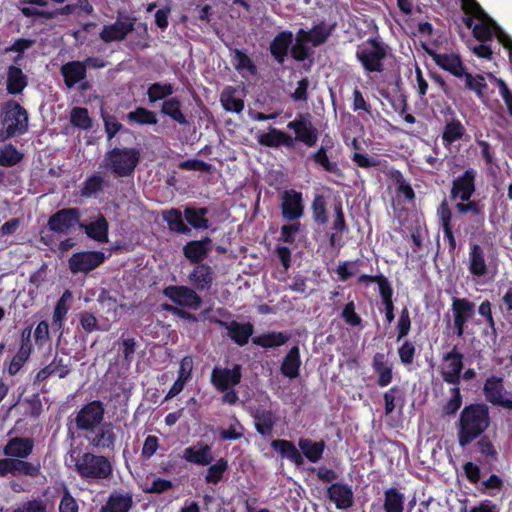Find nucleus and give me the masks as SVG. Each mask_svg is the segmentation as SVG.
Instances as JSON below:
<instances>
[{
	"mask_svg": "<svg viewBox=\"0 0 512 512\" xmlns=\"http://www.w3.org/2000/svg\"><path fill=\"white\" fill-rule=\"evenodd\" d=\"M491 422L489 407L484 403H471L460 412L457 425L459 445L464 448L478 439Z\"/></svg>",
	"mask_w": 512,
	"mask_h": 512,
	"instance_id": "obj_1",
	"label": "nucleus"
},
{
	"mask_svg": "<svg viewBox=\"0 0 512 512\" xmlns=\"http://www.w3.org/2000/svg\"><path fill=\"white\" fill-rule=\"evenodd\" d=\"M271 447L274 451L279 453L282 458H286L297 467H300L304 464L303 457L312 463L320 461L323 457L326 444L323 440L313 441L310 438H300L298 440L300 452L292 441L276 439L272 440Z\"/></svg>",
	"mask_w": 512,
	"mask_h": 512,
	"instance_id": "obj_2",
	"label": "nucleus"
},
{
	"mask_svg": "<svg viewBox=\"0 0 512 512\" xmlns=\"http://www.w3.org/2000/svg\"><path fill=\"white\" fill-rule=\"evenodd\" d=\"M388 55V45L375 37L368 38L357 47L356 59L367 73H382L384 60Z\"/></svg>",
	"mask_w": 512,
	"mask_h": 512,
	"instance_id": "obj_3",
	"label": "nucleus"
},
{
	"mask_svg": "<svg viewBox=\"0 0 512 512\" xmlns=\"http://www.w3.org/2000/svg\"><path fill=\"white\" fill-rule=\"evenodd\" d=\"M78 475L84 480H102L112 475V465L109 459L90 452L83 453L75 464Z\"/></svg>",
	"mask_w": 512,
	"mask_h": 512,
	"instance_id": "obj_4",
	"label": "nucleus"
},
{
	"mask_svg": "<svg viewBox=\"0 0 512 512\" xmlns=\"http://www.w3.org/2000/svg\"><path fill=\"white\" fill-rule=\"evenodd\" d=\"M140 157V151L136 148L114 147L107 152L105 159L115 177H128L134 174Z\"/></svg>",
	"mask_w": 512,
	"mask_h": 512,
	"instance_id": "obj_5",
	"label": "nucleus"
},
{
	"mask_svg": "<svg viewBox=\"0 0 512 512\" xmlns=\"http://www.w3.org/2000/svg\"><path fill=\"white\" fill-rule=\"evenodd\" d=\"M1 123L5 128L6 138L23 135L28 130V113L17 101L9 100L3 105Z\"/></svg>",
	"mask_w": 512,
	"mask_h": 512,
	"instance_id": "obj_6",
	"label": "nucleus"
},
{
	"mask_svg": "<svg viewBox=\"0 0 512 512\" xmlns=\"http://www.w3.org/2000/svg\"><path fill=\"white\" fill-rule=\"evenodd\" d=\"M81 216L77 207L62 208L48 218L47 226L56 234L66 235L80 228Z\"/></svg>",
	"mask_w": 512,
	"mask_h": 512,
	"instance_id": "obj_7",
	"label": "nucleus"
},
{
	"mask_svg": "<svg viewBox=\"0 0 512 512\" xmlns=\"http://www.w3.org/2000/svg\"><path fill=\"white\" fill-rule=\"evenodd\" d=\"M104 415V403L100 400H92L83 405L77 412L74 423L80 431L93 432L103 423Z\"/></svg>",
	"mask_w": 512,
	"mask_h": 512,
	"instance_id": "obj_8",
	"label": "nucleus"
},
{
	"mask_svg": "<svg viewBox=\"0 0 512 512\" xmlns=\"http://www.w3.org/2000/svg\"><path fill=\"white\" fill-rule=\"evenodd\" d=\"M463 368L464 355L460 352L457 345L443 354L440 374L445 383L459 386Z\"/></svg>",
	"mask_w": 512,
	"mask_h": 512,
	"instance_id": "obj_9",
	"label": "nucleus"
},
{
	"mask_svg": "<svg viewBox=\"0 0 512 512\" xmlns=\"http://www.w3.org/2000/svg\"><path fill=\"white\" fill-rule=\"evenodd\" d=\"M311 119L309 113H299L294 120L288 122L287 128L295 134L294 142H301L307 147H314L317 144L319 132Z\"/></svg>",
	"mask_w": 512,
	"mask_h": 512,
	"instance_id": "obj_10",
	"label": "nucleus"
},
{
	"mask_svg": "<svg viewBox=\"0 0 512 512\" xmlns=\"http://www.w3.org/2000/svg\"><path fill=\"white\" fill-rule=\"evenodd\" d=\"M358 283L360 284H370V283H377L379 294L381 297V303L384 307L385 311V320L387 323H392L395 314H394V302H393V288L387 279L386 276L383 274L379 275H367L362 274L358 277Z\"/></svg>",
	"mask_w": 512,
	"mask_h": 512,
	"instance_id": "obj_11",
	"label": "nucleus"
},
{
	"mask_svg": "<svg viewBox=\"0 0 512 512\" xmlns=\"http://www.w3.org/2000/svg\"><path fill=\"white\" fill-rule=\"evenodd\" d=\"M303 194L295 189H286L280 194L282 218L288 222L299 220L304 215Z\"/></svg>",
	"mask_w": 512,
	"mask_h": 512,
	"instance_id": "obj_12",
	"label": "nucleus"
},
{
	"mask_svg": "<svg viewBox=\"0 0 512 512\" xmlns=\"http://www.w3.org/2000/svg\"><path fill=\"white\" fill-rule=\"evenodd\" d=\"M477 171L474 168L466 169L461 175L452 180L450 199L468 201L476 191Z\"/></svg>",
	"mask_w": 512,
	"mask_h": 512,
	"instance_id": "obj_13",
	"label": "nucleus"
},
{
	"mask_svg": "<svg viewBox=\"0 0 512 512\" xmlns=\"http://www.w3.org/2000/svg\"><path fill=\"white\" fill-rule=\"evenodd\" d=\"M105 261L102 251H82L71 255L68 260L69 269L73 274L88 273Z\"/></svg>",
	"mask_w": 512,
	"mask_h": 512,
	"instance_id": "obj_14",
	"label": "nucleus"
},
{
	"mask_svg": "<svg viewBox=\"0 0 512 512\" xmlns=\"http://www.w3.org/2000/svg\"><path fill=\"white\" fill-rule=\"evenodd\" d=\"M451 309L453 312V326L455 334L461 338L464 335L468 321L475 314V303L467 298L454 297Z\"/></svg>",
	"mask_w": 512,
	"mask_h": 512,
	"instance_id": "obj_15",
	"label": "nucleus"
},
{
	"mask_svg": "<svg viewBox=\"0 0 512 512\" xmlns=\"http://www.w3.org/2000/svg\"><path fill=\"white\" fill-rule=\"evenodd\" d=\"M242 379V366L234 364L232 368L214 367L210 382L217 391L229 390L237 386Z\"/></svg>",
	"mask_w": 512,
	"mask_h": 512,
	"instance_id": "obj_16",
	"label": "nucleus"
},
{
	"mask_svg": "<svg viewBox=\"0 0 512 512\" xmlns=\"http://www.w3.org/2000/svg\"><path fill=\"white\" fill-rule=\"evenodd\" d=\"M163 294L182 307L198 309L202 303V299L196 291L187 286L170 285L163 289Z\"/></svg>",
	"mask_w": 512,
	"mask_h": 512,
	"instance_id": "obj_17",
	"label": "nucleus"
},
{
	"mask_svg": "<svg viewBox=\"0 0 512 512\" xmlns=\"http://www.w3.org/2000/svg\"><path fill=\"white\" fill-rule=\"evenodd\" d=\"M503 392V378L493 375L486 379L483 386V393L486 400L492 405L512 410V398H504Z\"/></svg>",
	"mask_w": 512,
	"mask_h": 512,
	"instance_id": "obj_18",
	"label": "nucleus"
},
{
	"mask_svg": "<svg viewBox=\"0 0 512 512\" xmlns=\"http://www.w3.org/2000/svg\"><path fill=\"white\" fill-rule=\"evenodd\" d=\"M328 499L339 510H347L354 505V493L350 485L343 481H336L326 489Z\"/></svg>",
	"mask_w": 512,
	"mask_h": 512,
	"instance_id": "obj_19",
	"label": "nucleus"
},
{
	"mask_svg": "<svg viewBox=\"0 0 512 512\" xmlns=\"http://www.w3.org/2000/svg\"><path fill=\"white\" fill-rule=\"evenodd\" d=\"M135 18L117 19L114 23L104 25L99 36L105 43L124 40L134 30Z\"/></svg>",
	"mask_w": 512,
	"mask_h": 512,
	"instance_id": "obj_20",
	"label": "nucleus"
},
{
	"mask_svg": "<svg viewBox=\"0 0 512 512\" xmlns=\"http://www.w3.org/2000/svg\"><path fill=\"white\" fill-rule=\"evenodd\" d=\"M428 54L442 70L449 72L457 78H462L465 75L466 67L460 55L455 53H437L435 51H428Z\"/></svg>",
	"mask_w": 512,
	"mask_h": 512,
	"instance_id": "obj_21",
	"label": "nucleus"
},
{
	"mask_svg": "<svg viewBox=\"0 0 512 512\" xmlns=\"http://www.w3.org/2000/svg\"><path fill=\"white\" fill-rule=\"evenodd\" d=\"M90 433L92 435L87 437L90 445L99 450L114 449L117 436L111 422L101 423L93 432Z\"/></svg>",
	"mask_w": 512,
	"mask_h": 512,
	"instance_id": "obj_22",
	"label": "nucleus"
},
{
	"mask_svg": "<svg viewBox=\"0 0 512 512\" xmlns=\"http://www.w3.org/2000/svg\"><path fill=\"white\" fill-rule=\"evenodd\" d=\"M182 458L194 465L208 466L214 460L212 446L203 441H198L183 450Z\"/></svg>",
	"mask_w": 512,
	"mask_h": 512,
	"instance_id": "obj_23",
	"label": "nucleus"
},
{
	"mask_svg": "<svg viewBox=\"0 0 512 512\" xmlns=\"http://www.w3.org/2000/svg\"><path fill=\"white\" fill-rule=\"evenodd\" d=\"M219 324L227 330L229 338L238 346H245L254 333V326L251 322H238L232 320L230 322L219 321Z\"/></svg>",
	"mask_w": 512,
	"mask_h": 512,
	"instance_id": "obj_24",
	"label": "nucleus"
},
{
	"mask_svg": "<svg viewBox=\"0 0 512 512\" xmlns=\"http://www.w3.org/2000/svg\"><path fill=\"white\" fill-rule=\"evenodd\" d=\"M212 250V239L208 236L201 240L188 241L183 247V254L192 264L203 263Z\"/></svg>",
	"mask_w": 512,
	"mask_h": 512,
	"instance_id": "obj_25",
	"label": "nucleus"
},
{
	"mask_svg": "<svg viewBox=\"0 0 512 512\" xmlns=\"http://www.w3.org/2000/svg\"><path fill=\"white\" fill-rule=\"evenodd\" d=\"M34 449V439L29 437H13L4 446L3 453L12 459H26Z\"/></svg>",
	"mask_w": 512,
	"mask_h": 512,
	"instance_id": "obj_26",
	"label": "nucleus"
},
{
	"mask_svg": "<svg viewBox=\"0 0 512 512\" xmlns=\"http://www.w3.org/2000/svg\"><path fill=\"white\" fill-rule=\"evenodd\" d=\"M293 33L289 30L279 32L271 41L269 51L274 60L282 65L293 43Z\"/></svg>",
	"mask_w": 512,
	"mask_h": 512,
	"instance_id": "obj_27",
	"label": "nucleus"
},
{
	"mask_svg": "<svg viewBox=\"0 0 512 512\" xmlns=\"http://www.w3.org/2000/svg\"><path fill=\"white\" fill-rule=\"evenodd\" d=\"M468 270L473 277H484L488 273L486 256L482 246L471 243L468 253Z\"/></svg>",
	"mask_w": 512,
	"mask_h": 512,
	"instance_id": "obj_28",
	"label": "nucleus"
},
{
	"mask_svg": "<svg viewBox=\"0 0 512 512\" xmlns=\"http://www.w3.org/2000/svg\"><path fill=\"white\" fill-rule=\"evenodd\" d=\"M194 268L189 274L191 284L198 291L209 290L213 284L215 273L207 263L194 264Z\"/></svg>",
	"mask_w": 512,
	"mask_h": 512,
	"instance_id": "obj_29",
	"label": "nucleus"
},
{
	"mask_svg": "<svg viewBox=\"0 0 512 512\" xmlns=\"http://www.w3.org/2000/svg\"><path fill=\"white\" fill-rule=\"evenodd\" d=\"M257 142L261 146L270 148H277L280 146L288 148L294 147V140L292 136L274 127H269L268 132L259 134L257 136Z\"/></svg>",
	"mask_w": 512,
	"mask_h": 512,
	"instance_id": "obj_30",
	"label": "nucleus"
},
{
	"mask_svg": "<svg viewBox=\"0 0 512 512\" xmlns=\"http://www.w3.org/2000/svg\"><path fill=\"white\" fill-rule=\"evenodd\" d=\"M371 366L373 372L377 375L376 383L379 387H386L392 382L393 366L384 353H375Z\"/></svg>",
	"mask_w": 512,
	"mask_h": 512,
	"instance_id": "obj_31",
	"label": "nucleus"
},
{
	"mask_svg": "<svg viewBox=\"0 0 512 512\" xmlns=\"http://www.w3.org/2000/svg\"><path fill=\"white\" fill-rule=\"evenodd\" d=\"M60 73L63 77L64 84L68 88L74 87L76 84L83 81L87 76L85 63L82 61H69L63 64L60 68Z\"/></svg>",
	"mask_w": 512,
	"mask_h": 512,
	"instance_id": "obj_32",
	"label": "nucleus"
},
{
	"mask_svg": "<svg viewBox=\"0 0 512 512\" xmlns=\"http://www.w3.org/2000/svg\"><path fill=\"white\" fill-rule=\"evenodd\" d=\"M455 208L459 214L471 213L473 223L476 229H480L485 223V205L481 200L459 201L456 203Z\"/></svg>",
	"mask_w": 512,
	"mask_h": 512,
	"instance_id": "obj_33",
	"label": "nucleus"
},
{
	"mask_svg": "<svg viewBox=\"0 0 512 512\" xmlns=\"http://www.w3.org/2000/svg\"><path fill=\"white\" fill-rule=\"evenodd\" d=\"M160 112L181 126L190 125L187 116L182 111V102L178 97H170L163 101Z\"/></svg>",
	"mask_w": 512,
	"mask_h": 512,
	"instance_id": "obj_34",
	"label": "nucleus"
},
{
	"mask_svg": "<svg viewBox=\"0 0 512 512\" xmlns=\"http://www.w3.org/2000/svg\"><path fill=\"white\" fill-rule=\"evenodd\" d=\"M133 505V497L130 492L113 491L101 512H128Z\"/></svg>",
	"mask_w": 512,
	"mask_h": 512,
	"instance_id": "obj_35",
	"label": "nucleus"
},
{
	"mask_svg": "<svg viewBox=\"0 0 512 512\" xmlns=\"http://www.w3.org/2000/svg\"><path fill=\"white\" fill-rule=\"evenodd\" d=\"M466 135V128L463 123L453 117L447 120L441 134L444 147L449 148L456 141H460Z\"/></svg>",
	"mask_w": 512,
	"mask_h": 512,
	"instance_id": "obj_36",
	"label": "nucleus"
},
{
	"mask_svg": "<svg viewBox=\"0 0 512 512\" xmlns=\"http://www.w3.org/2000/svg\"><path fill=\"white\" fill-rule=\"evenodd\" d=\"M80 229L84 230L90 239L101 243L108 241V222L102 214H99L93 222L84 223L81 221Z\"/></svg>",
	"mask_w": 512,
	"mask_h": 512,
	"instance_id": "obj_37",
	"label": "nucleus"
},
{
	"mask_svg": "<svg viewBox=\"0 0 512 512\" xmlns=\"http://www.w3.org/2000/svg\"><path fill=\"white\" fill-rule=\"evenodd\" d=\"M301 366L300 349L297 345L290 348L285 355L283 362L280 366V371L283 376L289 379H295L299 376Z\"/></svg>",
	"mask_w": 512,
	"mask_h": 512,
	"instance_id": "obj_38",
	"label": "nucleus"
},
{
	"mask_svg": "<svg viewBox=\"0 0 512 512\" xmlns=\"http://www.w3.org/2000/svg\"><path fill=\"white\" fill-rule=\"evenodd\" d=\"M28 85V78L22 69L11 65L7 70L6 90L10 95L21 94Z\"/></svg>",
	"mask_w": 512,
	"mask_h": 512,
	"instance_id": "obj_39",
	"label": "nucleus"
},
{
	"mask_svg": "<svg viewBox=\"0 0 512 512\" xmlns=\"http://www.w3.org/2000/svg\"><path fill=\"white\" fill-rule=\"evenodd\" d=\"M238 90L234 86L227 85L220 94V103L227 112L239 114L244 109V100L237 96Z\"/></svg>",
	"mask_w": 512,
	"mask_h": 512,
	"instance_id": "obj_40",
	"label": "nucleus"
},
{
	"mask_svg": "<svg viewBox=\"0 0 512 512\" xmlns=\"http://www.w3.org/2000/svg\"><path fill=\"white\" fill-rule=\"evenodd\" d=\"M309 159L313 161L316 166L322 168L323 171L337 177L343 176V172L338 163L330 160L327 149L324 146H320L315 152H313L309 156Z\"/></svg>",
	"mask_w": 512,
	"mask_h": 512,
	"instance_id": "obj_41",
	"label": "nucleus"
},
{
	"mask_svg": "<svg viewBox=\"0 0 512 512\" xmlns=\"http://www.w3.org/2000/svg\"><path fill=\"white\" fill-rule=\"evenodd\" d=\"M256 431L263 437L270 436L276 424V417L271 410L257 409L253 414Z\"/></svg>",
	"mask_w": 512,
	"mask_h": 512,
	"instance_id": "obj_42",
	"label": "nucleus"
},
{
	"mask_svg": "<svg viewBox=\"0 0 512 512\" xmlns=\"http://www.w3.org/2000/svg\"><path fill=\"white\" fill-rule=\"evenodd\" d=\"M31 351L32 343L30 340V331H28L26 340H23V343H21L19 350L17 351L16 355L12 358L9 364L8 373L10 375L14 376L20 371V369L29 359Z\"/></svg>",
	"mask_w": 512,
	"mask_h": 512,
	"instance_id": "obj_43",
	"label": "nucleus"
},
{
	"mask_svg": "<svg viewBox=\"0 0 512 512\" xmlns=\"http://www.w3.org/2000/svg\"><path fill=\"white\" fill-rule=\"evenodd\" d=\"M208 212V209L205 207H186L184 217L194 229L206 230L210 227L209 219L206 217Z\"/></svg>",
	"mask_w": 512,
	"mask_h": 512,
	"instance_id": "obj_44",
	"label": "nucleus"
},
{
	"mask_svg": "<svg viewBox=\"0 0 512 512\" xmlns=\"http://www.w3.org/2000/svg\"><path fill=\"white\" fill-rule=\"evenodd\" d=\"M290 338L285 332H268L252 338L253 344L262 348H275L284 345Z\"/></svg>",
	"mask_w": 512,
	"mask_h": 512,
	"instance_id": "obj_45",
	"label": "nucleus"
},
{
	"mask_svg": "<svg viewBox=\"0 0 512 512\" xmlns=\"http://www.w3.org/2000/svg\"><path fill=\"white\" fill-rule=\"evenodd\" d=\"M477 312L479 316L485 320L486 325L489 328V331L484 330L482 334L489 335L492 342L495 344L498 338V330L493 316L491 302L487 299L482 301L478 306Z\"/></svg>",
	"mask_w": 512,
	"mask_h": 512,
	"instance_id": "obj_46",
	"label": "nucleus"
},
{
	"mask_svg": "<svg viewBox=\"0 0 512 512\" xmlns=\"http://www.w3.org/2000/svg\"><path fill=\"white\" fill-rule=\"evenodd\" d=\"M163 220L168 224L170 230L179 234H188L190 228L184 223L182 213L177 208H171L162 212Z\"/></svg>",
	"mask_w": 512,
	"mask_h": 512,
	"instance_id": "obj_47",
	"label": "nucleus"
},
{
	"mask_svg": "<svg viewBox=\"0 0 512 512\" xmlns=\"http://www.w3.org/2000/svg\"><path fill=\"white\" fill-rule=\"evenodd\" d=\"M405 496L397 488L391 487L384 492L383 508L385 512H403Z\"/></svg>",
	"mask_w": 512,
	"mask_h": 512,
	"instance_id": "obj_48",
	"label": "nucleus"
},
{
	"mask_svg": "<svg viewBox=\"0 0 512 512\" xmlns=\"http://www.w3.org/2000/svg\"><path fill=\"white\" fill-rule=\"evenodd\" d=\"M228 469V459L225 457L219 458L215 463L209 464L205 475V482L207 484L217 485L223 480Z\"/></svg>",
	"mask_w": 512,
	"mask_h": 512,
	"instance_id": "obj_49",
	"label": "nucleus"
},
{
	"mask_svg": "<svg viewBox=\"0 0 512 512\" xmlns=\"http://www.w3.org/2000/svg\"><path fill=\"white\" fill-rule=\"evenodd\" d=\"M462 78L465 79V88L474 92L479 100L484 101L488 88L485 77L482 74L473 75L466 71Z\"/></svg>",
	"mask_w": 512,
	"mask_h": 512,
	"instance_id": "obj_50",
	"label": "nucleus"
},
{
	"mask_svg": "<svg viewBox=\"0 0 512 512\" xmlns=\"http://www.w3.org/2000/svg\"><path fill=\"white\" fill-rule=\"evenodd\" d=\"M174 93V87L171 83H161L155 82L148 86L147 88V97L151 104L156 103L157 101H165L170 98V96Z\"/></svg>",
	"mask_w": 512,
	"mask_h": 512,
	"instance_id": "obj_51",
	"label": "nucleus"
},
{
	"mask_svg": "<svg viewBox=\"0 0 512 512\" xmlns=\"http://www.w3.org/2000/svg\"><path fill=\"white\" fill-rule=\"evenodd\" d=\"M126 119L130 123L138 125H156L158 123L157 115L145 107H137L126 115Z\"/></svg>",
	"mask_w": 512,
	"mask_h": 512,
	"instance_id": "obj_52",
	"label": "nucleus"
},
{
	"mask_svg": "<svg viewBox=\"0 0 512 512\" xmlns=\"http://www.w3.org/2000/svg\"><path fill=\"white\" fill-rule=\"evenodd\" d=\"M71 297V292L66 290L62 296L57 300L56 305L54 307V312L52 316V327L60 330L63 327L64 320L68 313L69 307L67 305V300Z\"/></svg>",
	"mask_w": 512,
	"mask_h": 512,
	"instance_id": "obj_53",
	"label": "nucleus"
},
{
	"mask_svg": "<svg viewBox=\"0 0 512 512\" xmlns=\"http://www.w3.org/2000/svg\"><path fill=\"white\" fill-rule=\"evenodd\" d=\"M312 219L318 225L328 222L327 202L322 194H316L311 203Z\"/></svg>",
	"mask_w": 512,
	"mask_h": 512,
	"instance_id": "obj_54",
	"label": "nucleus"
},
{
	"mask_svg": "<svg viewBox=\"0 0 512 512\" xmlns=\"http://www.w3.org/2000/svg\"><path fill=\"white\" fill-rule=\"evenodd\" d=\"M23 158L24 154L11 143L0 148V166L13 167L19 164Z\"/></svg>",
	"mask_w": 512,
	"mask_h": 512,
	"instance_id": "obj_55",
	"label": "nucleus"
},
{
	"mask_svg": "<svg viewBox=\"0 0 512 512\" xmlns=\"http://www.w3.org/2000/svg\"><path fill=\"white\" fill-rule=\"evenodd\" d=\"M41 475V464L39 461L29 462L25 459H15L14 476H28L38 478Z\"/></svg>",
	"mask_w": 512,
	"mask_h": 512,
	"instance_id": "obj_56",
	"label": "nucleus"
},
{
	"mask_svg": "<svg viewBox=\"0 0 512 512\" xmlns=\"http://www.w3.org/2000/svg\"><path fill=\"white\" fill-rule=\"evenodd\" d=\"M391 177L395 184L397 194L403 195L408 202L413 203L416 198L415 192L410 183L403 176L402 172L395 170L392 172Z\"/></svg>",
	"mask_w": 512,
	"mask_h": 512,
	"instance_id": "obj_57",
	"label": "nucleus"
},
{
	"mask_svg": "<svg viewBox=\"0 0 512 512\" xmlns=\"http://www.w3.org/2000/svg\"><path fill=\"white\" fill-rule=\"evenodd\" d=\"M334 26H328L324 21L314 25L307 33L314 47L324 44L332 34Z\"/></svg>",
	"mask_w": 512,
	"mask_h": 512,
	"instance_id": "obj_58",
	"label": "nucleus"
},
{
	"mask_svg": "<svg viewBox=\"0 0 512 512\" xmlns=\"http://www.w3.org/2000/svg\"><path fill=\"white\" fill-rule=\"evenodd\" d=\"M451 397L443 405L441 414L442 416L454 415L462 406V395L459 386H454L450 389Z\"/></svg>",
	"mask_w": 512,
	"mask_h": 512,
	"instance_id": "obj_59",
	"label": "nucleus"
},
{
	"mask_svg": "<svg viewBox=\"0 0 512 512\" xmlns=\"http://www.w3.org/2000/svg\"><path fill=\"white\" fill-rule=\"evenodd\" d=\"M71 123L80 129L88 130L92 127V119L89 116L88 109L75 107L71 111Z\"/></svg>",
	"mask_w": 512,
	"mask_h": 512,
	"instance_id": "obj_60",
	"label": "nucleus"
},
{
	"mask_svg": "<svg viewBox=\"0 0 512 512\" xmlns=\"http://www.w3.org/2000/svg\"><path fill=\"white\" fill-rule=\"evenodd\" d=\"M104 180L99 175H92L88 177L81 188V196L90 198L93 195L103 190Z\"/></svg>",
	"mask_w": 512,
	"mask_h": 512,
	"instance_id": "obj_61",
	"label": "nucleus"
},
{
	"mask_svg": "<svg viewBox=\"0 0 512 512\" xmlns=\"http://www.w3.org/2000/svg\"><path fill=\"white\" fill-rule=\"evenodd\" d=\"M45 367H49L52 370V375L57 374L62 379L67 377L71 371V360L55 355L52 362Z\"/></svg>",
	"mask_w": 512,
	"mask_h": 512,
	"instance_id": "obj_62",
	"label": "nucleus"
},
{
	"mask_svg": "<svg viewBox=\"0 0 512 512\" xmlns=\"http://www.w3.org/2000/svg\"><path fill=\"white\" fill-rule=\"evenodd\" d=\"M236 63L234 64L237 71L247 70L250 75L257 74V67L252 59L243 51L236 49L234 53Z\"/></svg>",
	"mask_w": 512,
	"mask_h": 512,
	"instance_id": "obj_63",
	"label": "nucleus"
},
{
	"mask_svg": "<svg viewBox=\"0 0 512 512\" xmlns=\"http://www.w3.org/2000/svg\"><path fill=\"white\" fill-rule=\"evenodd\" d=\"M488 78L499 88V93L507 106L508 114L512 117V91L503 79L497 78L494 74L488 73Z\"/></svg>",
	"mask_w": 512,
	"mask_h": 512,
	"instance_id": "obj_64",
	"label": "nucleus"
}]
</instances>
